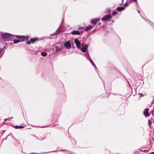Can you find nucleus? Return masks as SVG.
Wrapping results in <instances>:
<instances>
[{
	"mask_svg": "<svg viewBox=\"0 0 154 154\" xmlns=\"http://www.w3.org/2000/svg\"><path fill=\"white\" fill-rule=\"evenodd\" d=\"M13 35L8 33H3L2 34V38L3 39H6L11 38Z\"/></svg>",
	"mask_w": 154,
	"mask_h": 154,
	"instance_id": "nucleus-1",
	"label": "nucleus"
},
{
	"mask_svg": "<svg viewBox=\"0 0 154 154\" xmlns=\"http://www.w3.org/2000/svg\"><path fill=\"white\" fill-rule=\"evenodd\" d=\"M74 42L75 44L78 48H81V43L77 39H75Z\"/></svg>",
	"mask_w": 154,
	"mask_h": 154,
	"instance_id": "nucleus-2",
	"label": "nucleus"
},
{
	"mask_svg": "<svg viewBox=\"0 0 154 154\" xmlns=\"http://www.w3.org/2000/svg\"><path fill=\"white\" fill-rule=\"evenodd\" d=\"M111 18V16L110 14H108L103 17L101 20L102 21H106Z\"/></svg>",
	"mask_w": 154,
	"mask_h": 154,
	"instance_id": "nucleus-3",
	"label": "nucleus"
},
{
	"mask_svg": "<svg viewBox=\"0 0 154 154\" xmlns=\"http://www.w3.org/2000/svg\"><path fill=\"white\" fill-rule=\"evenodd\" d=\"M64 47L66 48L67 49H69L71 48V43L68 41L65 42L64 44Z\"/></svg>",
	"mask_w": 154,
	"mask_h": 154,
	"instance_id": "nucleus-4",
	"label": "nucleus"
},
{
	"mask_svg": "<svg viewBox=\"0 0 154 154\" xmlns=\"http://www.w3.org/2000/svg\"><path fill=\"white\" fill-rule=\"evenodd\" d=\"M82 47L81 48V50L83 52H85L86 51V49L88 47V45H82Z\"/></svg>",
	"mask_w": 154,
	"mask_h": 154,
	"instance_id": "nucleus-5",
	"label": "nucleus"
},
{
	"mask_svg": "<svg viewBox=\"0 0 154 154\" xmlns=\"http://www.w3.org/2000/svg\"><path fill=\"white\" fill-rule=\"evenodd\" d=\"M100 20V18H95L91 20V23L95 25Z\"/></svg>",
	"mask_w": 154,
	"mask_h": 154,
	"instance_id": "nucleus-6",
	"label": "nucleus"
},
{
	"mask_svg": "<svg viewBox=\"0 0 154 154\" xmlns=\"http://www.w3.org/2000/svg\"><path fill=\"white\" fill-rule=\"evenodd\" d=\"M148 125L150 128H154V122H152L150 120H148Z\"/></svg>",
	"mask_w": 154,
	"mask_h": 154,
	"instance_id": "nucleus-7",
	"label": "nucleus"
},
{
	"mask_svg": "<svg viewBox=\"0 0 154 154\" xmlns=\"http://www.w3.org/2000/svg\"><path fill=\"white\" fill-rule=\"evenodd\" d=\"M149 109H145L143 111V114L146 117H147L149 116L148 112Z\"/></svg>",
	"mask_w": 154,
	"mask_h": 154,
	"instance_id": "nucleus-8",
	"label": "nucleus"
},
{
	"mask_svg": "<svg viewBox=\"0 0 154 154\" xmlns=\"http://www.w3.org/2000/svg\"><path fill=\"white\" fill-rule=\"evenodd\" d=\"M86 54H87V55H86V56L87 59L89 60L90 62H91V63L92 65L95 68V69H96L97 68L95 66V65L93 63H92V61H91V60L90 59V56H89V55L86 52Z\"/></svg>",
	"mask_w": 154,
	"mask_h": 154,
	"instance_id": "nucleus-9",
	"label": "nucleus"
},
{
	"mask_svg": "<svg viewBox=\"0 0 154 154\" xmlns=\"http://www.w3.org/2000/svg\"><path fill=\"white\" fill-rule=\"evenodd\" d=\"M16 37L18 38H20L23 40L26 39L28 38V36H16Z\"/></svg>",
	"mask_w": 154,
	"mask_h": 154,
	"instance_id": "nucleus-10",
	"label": "nucleus"
},
{
	"mask_svg": "<svg viewBox=\"0 0 154 154\" xmlns=\"http://www.w3.org/2000/svg\"><path fill=\"white\" fill-rule=\"evenodd\" d=\"M61 49V48L60 47L56 46L53 49V50H54V51H55V52L57 53L58 51L60 50Z\"/></svg>",
	"mask_w": 154,
	"mask_h": 154,
	"instance_id": "nucleus-11",
	"label": "nucleus"
},
{
	"mask_svg": "<svg viewBox=\"0 0 154 154\" xmlns=\"http://www.w3.org/2000/svg\"><path fill=\"white\" fill-rule=\"evenodd\" d=\"M71 33L73 35H80V32L78 30L73 31H72Z\"/></svg>",
	"mask_w": 154,
	"mask_h": 154,
	"instance_id": "nucleus-12",
	"label": "nucleus"
},
{
	"mask_svg": "<svg viewBox=\"0 0 154 154\" xmlns=\"http://www.w3.org/2000/svg\"><path fill=\"white\" fill-rule=\"evenodd\" d=\"M93 27V26H92L90 25H89L85 27V30L86 31H88L90 29H91Z\"/></svg>",
	"mask_w": 154,
	"mask_h": 154,
	"instance_id": "nucleus-13",
	"label": "nucleus"
},
{
	"mask_svg": "<svg viewBox=\"0 0 154 154\" xmlns=\"http://www.w3.org/2000/svg\"><path fill=\"white\" fill-rule=\"evenodd\" d=\"M125 9V7H118L117 8V10L118 11H121Z\"/></svg>",
	"mask_w": 154,
	"mask_h": 154,
	"instance_id": "nucleus-14",
	"label": "nucleus"
},
{
	"mask_svg": "<svg viewBox=\"0 0 154 154\" xmlns=\"http://www.w3.org/2000/svg\"><path fill=\"white\" fill-rule=\"evenodd\" d=\"M24 128V127L21 126H16L15 128L16 129L18 128Z\"/></svg>",
	"mask_w": 154,
	"mask_h": 154,
	"instance_id": "nucleus-15",
	"label": "nucleus"
},
{
	"mask_svg": "<svg viewBox=\"0 0 154 154\" xmlns=\"http://www.w3.org/2000/svg\"><path fill=\"white\" fill-rule=\"evenodd\" d=\"M20 42L19 40L14 39L13 40V42L14 44Z\"/></svg>",
	"mask_w": 154,
	"mask_h": 154,
	"instance_id": "nucleus-16",
	"label": "nucleus"
},
{
	"mask_svg": "<svg viewBox=\"0 0 154 154\" xmlns=\"http://www.w3.org/2000/svg\"><path fill=\"white\" fill-rule=\"evenodd\" d=\"M41 55L42 56L45 57L47 55V54L46 52H43L41 53Z\"/></svg>",
	"mask_w": 154,
	"mask_h": 154,
	"instance_id": "nucleus-17",
	"label": "nucleus"
},
{
	"mask_svg": "<svg viewBox=\"0 0 154 154\" xmlns=\"http://www.w3.org/2000/svg\"><path fill=\"white\" fill-rule=\"evenodd\" d=\"M37 40V39L35 38H32L30 39V41L32 42V43H33L35 42Z\"/></svg>",
	"mask_w": 154,
	"mask_h": 154,
	"instance_id": "nucleus-18",
	"label": "nucleus"
},
{
	"mask_svg": "<svg viewBox=\"0 0 154 154\" xmlns=\"http://www.w3.org/2000/svg\"><path fill=\"white\" fill-rule=\"evenodd\" d=\"M117 14V12L116 11H114L112 13V15L113 16H114Z\"/></svg>",
	"mask_w": 154,
	"mask_h": 154,
	"instance_id": "nucleus-19",
	"label": "nucleus"
},
{
	"mask_svg": "<svg viewBox=\"0 0 154 154\" xmlns=\"http://www.w3.org/2000/svg\"><path fill=\"white\" fill-rule=\"evenodd\" d=\"M128 5V4L127 3H126L124 4L125 8Z\"/></svg>",
	"mask_w": 154,
	"mask_h": 154,
	"instance_id": "nucleus-20",
	"label": "nucleus"
},
{
	"mask_svg": "<svg viewBox=\"0 0 154 154\" xmlns=\"http://www.w3.org/2000/svg\"><path fill=\"white\" fill-rule=\"evenodd\" d=\"M132 1L133 2H136V4L137 5H138L137 2V0H132Z\"/></svg>",
	"mask_w": 154,
	"mask_h": 154,
	"instance_id": "nucleus-21",
	"label": "nucleus"
},
{
	"mask_svg": "<svg viewBox=\"0 0 154 154\" xmlns=\"http://www.w3.org/2000/svg\"><path fill=\"white\" fill-rule=\"evenodd\" d=\"M30 43V42H26V44L28 45H29Z\"/></svg>",
	"mask_w": 154,
	"mask_h": 154,
	"instance_id": "nucleus-22",
	"label": "nucleus"
},
{
	"mask_svg": "<svg viewBox=\"0 0 154 154\" xmlns=\"http://www.w3.org/2000/svg\"><path fill=\"white\" fill-rule=\"evenodd\" d=\"M132 0H129V2L130 3H131L132 2Z\"/></svg>",
	"mask_w": 154,
	"mask_h": 154,
	"instance_id": "nucleus-23",
	"label": "nucleus"
},
{
	"mask_svg": "<svg viewBox=\"0 0 154 154\" xmlns=\"http://www.w3.org/2000/svg\"><path fill=\"white\" fill-rule=\"evenodd\" d=\"M149 154H154V152H152L149 153Z\"/></svg>",
	"mask_w": 154,
	"mask_h": 154,
	"instance_id": "nucleus-24",
	"label": "nucleus"
},
{
	"mask_svg": "<svg viewBox=\"0 0 154 154\" xmlns=\"http://www.w3.org/2000/svg\"><path fill=\"white\" fill-rule=\"evenodd\" d=\"M2 52V49L1 48H0V54Z\"/></svg>",
	"mask_w": 154,
	"mask_h": 154,
	"instance_id": "nucleus-25",
	"label": "nucleus"
},
{
	"mask_svg": "<svg viewBox=\"0 0 154 154\" xmlns=\"http://www.w3.org/2000/svg\"><path fill=\"white\" fill-rule=\"evenodd\" d=\"M82 28V27H80L79 28V29H81Z\"/></svg>",
	"mask_w": 154,
	"mask_h": 154,
	"instance_id": "nucleus-26",
	"label": "nucleus"
},
{
	"mask_svg": "<svg viewBox=\"0 0 154 154\" xmlns=\"http://www.w3.org/2000/svg\"><path fill=\"white\" fill-rule=\"evenodd\" d=\"M101 23H98V25H101Z\"/></svg>",
	"mask_w": 154,
	"mask_h": 154,
	"instance_id": "nucleus-27",
	"label": "nucleus"
},
{
	"mask_svg": "<svg viewBox=\"0 0 154 154\" xmlns=\"http://www.w3.org/2000/svg\"><path fill=\"white\" fill-rule=\"evenodd\" d=\"M7 120V119H5V121H6Z\"/></svg>",
	"mask_w": 154,
	"mask_h": 154,
	"instance_id": "nucleus-28",
	"label": "nucleus"
},
{
	"mask_svg": "<svg viewBox=\"0 0 154 154\" xmlns=\"http://www.w3.org/2000/svg\"><path fill=\"white\" fill-rule=\"evenodd\" d=\"M140 94V95H142V94Z\"/></svg>",
	"mask_w": 154,
	"mask_h": 154,
	"instance_id": "nucleus-29",
	"label": "nucleus"
},
{
	"mask_svg": "<svg viewBox=\"0 0 154 154\" xmlns=\"http://www.w3.org/2000/svg\"><path fill=\"white\" fill-rule=\"evenodd\" d=\"M140 94V95H142V94Z\"/></svg>",
	"mask_w": 154,
	"mask_h": 154,
	"instance_id": "nucleus-30",
	"label": "nucleus"
},
{
	"mask_svg": "<svg viewBox=\"0 0 154 154\" xmlns=\"http://www.w3.org/2000/svg\"><path fill=\"white\" fill-rule=\"evenodd\" d=\"M122 0V1H123V0Z\"/></svg>",
	"mask_w": 154,
	"mask_h": 154,
	"instance_id": "nucleus-31",
	"label": "nucleus"
}]
</instances>
